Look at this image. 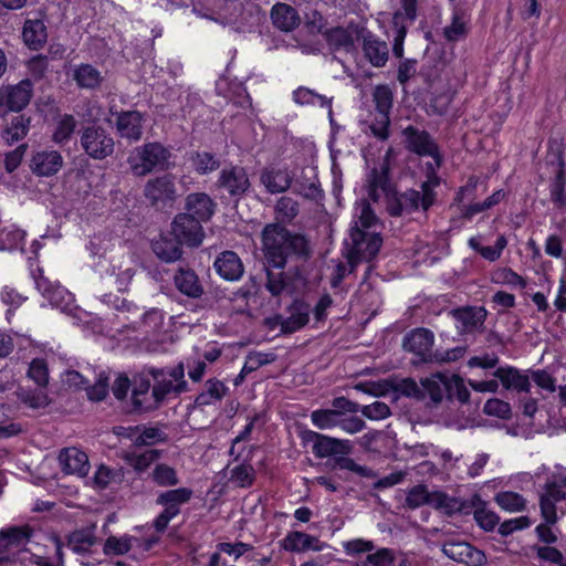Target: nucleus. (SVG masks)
<instances>
[{"instance_id": "f257e3e1", "label": "nucleus", "mask_w": 566, "mask_h": 566, "mask_svg": "<svg viewBox=\"0 0 566 566\" xmlns=\"http://www.w3.org/2000/svg\"><path fill=\"white\" fill-rule=\"evenodd\" d=\"M369 196L373 200H378L385 196L388 200V210L391 214L398 216L402 212H411L419 207L427 210L434 201V188L439 186L440 180L434 172L429 174L427 180L422 184V196L416 190H408L403 193H392L388 187L387 168L381 166V170H373L368 179Z\"/></svg>"}, {"instance_id": "f03ea898", "label": "nucleus", "mask_w": 566, "mask_h": 566, "mask_svg": "<svg viewBox=\"0 0 566 566\" xmlns=\"http://www.w3.org/2000/svg\"><path fill=\"white\" fill-rule=\"evenodd\" d=\"M359 411V405L337 397L332 401V408L316 409L311 412V421L319 430L339 428L348 434H356L364 430L365 421L355 416Z\"/></svg>"}, {"instance_id": "7ed1b4c3", "label": "nucleus", "mask_w": 566, "mask_h": 566, "mask_svg": "<svg viewBox=\"0 0 566 566\" xmlns=\"http://www.w3.org/2000/svg\"><path fill=\"white\" fill-rule=\"evenodd\" d=\"M171 153L157 142L146 143L129 151L127 164L133 175L144 177L154 170H166L171 166Z\"/></svg>"}, {"instance_id": "20e7f679", "label": "nucleus", "mask_w": 566, "mask_h": 566, "mask_svg": "<svg viewBox=\"0 0 566 566\" xmlns=\"http://www.w3.org/2000/svg\"><path fill=\"white\" fill-rule=\"evenodd\" d=\"M355 220L349 230L350 244L347 248H380L382 240L379 235L380 224L366 200L355 206Z\"/></svg>"}, {"instance_id": "39448f33", "label": "nucleus", "mask_w": 566, "mask_h": 566, "mask_svg": "<svg viewBox=\"0 0 566 566\" xmlns=\"http://www.w3.org/2000/svg\"><path fill=\"white\" fill-rule=\"evenodd\" d=\"M434 343V335L427 328H416L408 333L405 338L402 346L405 350L416 355L420 361H442L450 363L461 358L464 353V347H454L443 353H432V346Z\"/></svg>"}, {"instance_id": "423d86ee", "label": "nucleus", "mask_w": 566, "mask_h": 566, "mask_svg": "<svg viewBox=\"0 0 566 566\" xmlns=\"http://www.w3.org/2000/svg\"><path fill=\"white\" fill-rule=\"evenodd\" d=\"M545 491L541 495V512L543 518L554 524L557 521L556 502L566 500V469H560L547 476Z\"/></svg>"}, {"instance_id": "0eeeda50", "label": "nucleus", "mask_w": 566, "mask_h": 566, "mask_svg": "<svg viewBox=\"0 0 566 566\" xmlns=\"http://www.w3.org/2000/svg\"><path fill=\"white\" fill-rule=\"evenodd\" d=\"M192 497V490L188 488H178L161 492L156 503L164 506L163 512L154 521V527L157 532H164L169 522L180 513V506L186 504Z\"/></svg>"}, {"instance_id": "6e6552de", "label": "nucleus", "mask_w": 566, "mask_h": 566, "mask_svg": "<svg viewBox=\"0 0 566 566\" xmlns=\"http://www.w3.org/2000/svg\"><path fill=\"white\" fill-rule=\"evenodd\" d=\"M150 375L155 381L153 387L158 406L168 395H178L187 389V382L184 379L185 370L181 364L168 370L153 369Z\"/></svg>"}, {"instance_id": "1a4fd4ad", "label": "nucleus", "mask_w": 566, "mask_h": 566, "mask_svg": "<svg viewBox=\"0 0 566 566\" xmlns=\"http://www.w3.org/2000/svg\"><path fill=\"white\" fill-rule=\"evenodd\" d=\"M81 146L88 157L102 160L114 153L115 143L104 128L90 126L81 135Z\"/></svg>"}, {"instance_id": "9d476101", "label": "nucleus", "mask_w": 566, "mask_h": 566, "mask_svg": "<svg viewBox=\"0 0 566 566\" xmlns=\"http://www.w3.org/2000/svg\"><path fill=\"white\" fill-rule=\"evenodd\" d=\"M33 94V84L30 80H22L14 85L0 87V112H20L25 108Z\"/></svg>"}, {"instance_id": "9b49d317", "label": "nucleus", "mask_w": 566, "mask_h": 566, "mask_svg": "<svg viewBox=\"0 0 566 566\" xmlns=\"http://www.w3.org/2000/svg\"><path fill=\"white\" fill-rule=\"evenodd\" d=\"M403 136L405 143L411 151L420 156L431 157L432 161L428 164L430 170L429 174L434 172V169H437L441 164V158L439 156L437 146L430 139L429 135L423 130H418L413 127H407L403 130Z\"/></svg>"}, {"instance_id": "f8f14e48", "label": "nucleus", "mask_w": 566, "mask_h": 566, "mask_svg": "<svg viewBox=\"0 0 566 566\" xmlns=\"http://www.w3.org/2000/svg\"><path fill=\"white\" fill-rule=\"evenodd\" d=\"M171 234L177 244L197 247L205 237L202 227L188 214H178L171 223Z\"/></svg>"}, {"instance_id": "ddd939ff", "label": "nucleus", "mask_w": 566, "mask_h": 566, "mask_svg": "<svg viewBox=\"0 0 566 566\" xmlns=\"http://www.w3.org/2000/svg\"><path fill=\"white\" fill-rule=\"evenodd\" d=\"M263 248H304L306 242L301 235H292L283 226L270 223L262 231Z\"/></svg>"}, {"instance_id": "4468645a", "label": "nucleus", "mask_w": 566, "mask_h": 566, "mask_svg": "<svg viewBox=\"0 0 566 566\" xmlns=\"http://www.w3.org/2000/svg\"><path fill=\"white\" fill-rule=\"evenodd\" d=\"M151 382L145 374L135 375L132 385V403L136 411H148L158 407L155 390L150 391Z\"/></svg>"}, {"instance_id": "2eb2a0df", "label": "nucleus", "mask_w": 566, "mask_h": 566, "mask_svg": "<svg viewBox=\"0 0 566 566\" xmlns=\"http://www.w3.org/2000/svg\"><path fill=\"white\" fill-rule=\"evenodd\" d=\"M63 167L62 155L54 149H42L35 151L30 160L31 171L40 177L56 175Z\"/></svg>"}, {"instance_id": "dca6fc26", "label": "nucleus", "mask_w": 566, "mask_h": 566, "mask_svg": "<svg viewBox=\"0 0 566 566\" xmlns=\"http://www.w3.org/2000/svg\"><path fill=\"white\" fill-rule=\"evenodd\" d=\"M484 307H462L451 312L459 334H473L482 329L486 318Z\"/></svg>"}, {"instance_id": "f3484780", "label": "nucleus", "mask_w": 566, "mask_h": 566, "mask_svg": "<svg viewBox=\"0 0 566 566\" xmlns=\"http://www.w3.org/2000/svg\"><path fill=\"white\" fill-rule=\"evenodd\" d=\"M217 184L232 197L242 196L250 187L245 169L238 166L223 168Z\"/></svg>"}, {"instance_id": "a211bd4d", "label": "nucleus", "mask_w": 566, "mask_h": 566, "mask_svg": "<svg viewBox=\"0 0 566 566\" xmlns=\"http://www.w3.org/2000/svg\"><path fill=\"white\" fill-rule=\"evenodd\" d=\"M145 195L153 202H172L177 197L174 176L164 175L149 180L145 188Z\"/></svg>"}, {"instance_id": "6ab92c4d", "label": "nucleus", "mask_w": 566, "mask_h": 566, "mask_svg": "<svg viewBox=\"0 0 566 566\" xmlns=\"http://www.w3.org/2000/svg\"><path fill=\"white\" fill-rule=\"evenodd\" d=\"M471 14L469 10L455 6L451 22L443 28V36L449 42H458L467 38L470 31Z\"/></svg>"}, {"instance_id": "aec40b11", "label": "nucleus", "mask_w": 566, "mask_h": 566, "mask_svg": "<svg viewBox=\"0 0 566 566\" xmlns=\"http://www.w3.org/2000/svg\"><path fill=\"white\" fill-rule=\"evenodd\" d=\"M442 552L450 559L463 563L469 566L481 565L484 560V555L482 552L463 542L446 543L442 547Z\"/></svg>"}, {"instance_id": "412c9836", "label": "nucleus", "mask_w": 566, "mask_h": 566, "mask_svg": "<svg viewBox=\"0 0 566 566\" xmlns=\"http://www.w3.org/2000/svg\"><path fill=\"white\" fill-rule=\"evenodd\" d=\"M216 206V202L207 193H190L186 199V209L188 211L186 214L201 224V222H207L211 219Z\"/></svg>"}, {"instance_id": "4be33fe9", "label": "nucleus", "mask_w": 566, "mask_h": 566, "mask_svg": "<svg viewBox=\"0 0 566 566\" xmlns=\"http://www.w3.org/2000/svg\"><path fill=\"white\" fill-rule=\"evenodd\" d=\"M59 462L66 474L85 476L90 470L88 458L77 448H66L59 454Z\"/></svg>"}, {"instance_id": "5701e85b", "label": "nucleus", "mask_w": 566, "mask_h": 566, "mask_svg": "<svg viewBox=\"0 0 566 566\" xmlns=\"http://www.w3.org/2000/svg\"><path fill=\"white\" fill-rule=\"evenodd\" d=\"M312 450L316 458L323 459L337 454H349L353 446L349 440L321 434L317 442L312 446Z\"/></svg>"}, {"instance_id": "b1692460", "label": "nucleus", "mask_w": 566, "mask_h": 566, "mask_svg": "<svg viewBox=\"0 0 566 566\" xmlns=\"http://www.w3.org/2000/svg\"><path fill=\"white\" fill-rule=\"evenodd\" d=\"M217 273L227 281H237L243 274V264L232 250H224L214 261Z\"/></svg>"}, {"instance_id": "393cba45", "label": "nucleus", "mask_w": 566, "mask_h": 566, "mask_svg": "<svg viewBox=\"0 0 566 566\" xmlns=\"http://www.w3.org/2000/svg\"><path fill=\"white\" fill-rule=\"evenodd\" d=\"M143 115L137 111L120 113L116 119V129L120 137L138 140L142 137Z\"/></svg>"}, {"instance_id": "a878e982", "label": "nucleus", "mask_w": 566, "mask_h": 566, "mask_svg": "<svg viewBox=\"0 0 566 566\" xmlns=\"http://www.w3.org/2000/svg\"><path fill=\"white\" fill-rule=\"evenodd\" d=\"M32 536V528L29 525L10 526L0 530V554L19 548L29 543Z\"/></svg>"}, {"instance_id": "bb28decb", "label": "nucleus", "mask_w": 566, "mask_h": 566, "mask_svg": "<svg viewBox=\"0 0 566 566\" xmlns=\"http://www.w3.org/2000/svg\"><path fill=\"white\" fill-rule=\"evenodd\" d=\"M122 458L135 473L143 474L161 458V451L157 449H147L144 451L133 450L126 451Z\"/></svg>"}, {"instance_id": "cd10ccee", "label": "nucleus", "mask_w": 566, "mask_h": 566, "mask_svg": "<svg viewBox=\"0 0 566 566\" xmlns=\"http://www.w3.org/2000/svg\"><path fill=\"white\" fill-rule=\"evenodd\" d=\"M494 376L499 378L506 389L516 391H530L531 381L528 375L514 367H501L494 371Z\"/></svg>"}, {"instance_id": "c85d7f7f", "label": "nucleus", "mask_w": 566, "mask_h": 566, "mask_svg": "<svg viewBox=\"0 0 566 566\" xmlns=\"http://www.w3.org/2000/svg\"><path fill=\"white\" fill-rule=\"evenodd\" d=\"M282 546L290 552L322 551L324 544L317 537L303 532H291L282 541Z\"/></svg>"}, {"instance_id": "c756f323", "label": "nucleus", "mask_w": 566, "mask_h": 566, "mask_svg": "<svg viewBox=\"0 0 566 566\" xmlns=\"http://www.w3.org/2000/svg\"><path fill=\"white\" fill-rule=\"evenodd\" d=\"M449 378L450 374L448 373H437L422 378L421 387L423 389V394H427L433 402H441L444 396L448 397Z\"/></svg>"}, {"instance_id": "7c9ffc66", "label": "nucleus", "mask_w": 566, "mask_h": 566, "mask_svg": "<svg viewBox=\"0 0 566 566\" xmlns=\"http://www.w3.org/2000/svg\"><path fill=\"white\" fill-rule=\"evenodd\" d=\"M261 182L271 193H280L289 189L291 176L286 169L271 167L261 174Z\"/></svg>"}, {"instance_id": "2f4dec72", "label": "nucleus", "mask_w": 566, "mask_h": 566, "mask_svg": "<svg viewBox=\"0 0 566 566\" xmlns=\"http://www.w3.org/2000/svg\"><path fill=\"white\" fill-rule=\"evenodd\" d=\"M290 315L282 319L281 331L283 333H294L308 323L310 306L302 302H294L290 310Z\"/></svg>"}, {"instance_id": "473e14b6", "label": "nucleus", "mask_w": 566, "mask_h": 566, "mask_svg": "<svg viewBox=\"0 0 566 566\" xmlns=\"http://www.w3.org/2000/svg\"><path fill=\"white\" fill-rule=\"evenodd\" d=\"M271 17L274 25L282 31H291L300 23L296 11L285 3L275 4L272 8Z\"/></svg>"}, {"instance_id": "72a5a7b5", "label": "nucleus", "mask_w": 566, "mask_h": 566, "mask_svg": "<svg viewBox=\"0 0 566 566\" xmlns=\"http://www.w3.org/2000/svg\"><path fill=\"white\" fill-rule=\"evenodd\" d=\"M22 36L24 43L31 49L41 48L46 41V29L40 20H28L24 23Z\"/></svg>"}, {"instance_id": "f704fd0d", "label": "nucleus", "mask_w": 566, "mask_h": 566, "mask_svg": "<svg viewBox=\"0 0 566 566\" xmlns=\"http://www.w3.org/2000/svg\"><path fill=\"white\" fill-rule=\"evenodd\" d=\"M364 52L366 57L374 66H382L388 59V48L386 42L368 35L364 40Z\"/></svg>"}, {"instance_id": "c9c22d12", "label": "nucleus", "mask_w": 566, "mask_h": 566, "mask_svg": "<svg viewBox=\"0 0 566 566\" xmlns=\"http://www.w3.org/2000/svg\"><path fill=\"white\" fill-rule=\"evenodd\" d=\"M293 99L296 104L300 105L326 107L328 109V117L331 123H333L331 99H328L326 96L317 94L307 87H298L293 92Z\"/></svg>"}, {"instance_id": "e433bc0d", "label": "nucleus", "mask_w": 566, "mask_h": 566, "mask_svg": "<svg viewBox=\"0 0 566 566\" xmlns=\"http://www.w3.org/2000/svg\"><path fill=\"white\" fill-rule=\"evenodd\" d=\"M178 290L190 297H199L202 294V286L193 271L180 270L175 276Z\"/></svg>"}, {"instance_id": "4c0bfd02", "label": "nucleus", "mask_w": 566, "mask_h": 566, "mask_svg": "<svg viewBox=\"0 0 566 566\" xmlns=\"http://www.w3.org/2000/svg\"><path fill=\"white\" fill-rule=\"evenodd\" d=\"M228 391L227 386L218 379H209L205 384V389L196 399L200 406H208L214 401L221 400Z\"/></svg>"}, {"instance_id": "58836bf2", "label": "nucleus", "mask_w": 566, "mask_h": 566, "mask_svg": "<svg viewBox=\"0 0 566 566\" xmlns=\"http://www.w3.org/2000/svg\"><path fill=\"white\" fill-rule=\"evenodd\" d=\"M429 506L441 511L444 514L451 515L455 512L461 511L462 503L460 500L453 496H449L441 491H432L429 500Z\"/></svg>"}, {"instance_id": "ea45409f", "label": "nucleus", "mask_w": 566, "mask_h": 566, "mask_svg": "<svg viewBox=\"0 0 566 566\" xmlns=\"http://www.w3.org/2000/svg\"><path fill=\"white\" fill-rule=\"evenodd\" d=\"M150 478L155 484L163 488L176 486L179 483L176 469L166 463L155 464Z\"/></svg>"}, {"instance_id": "a19ab883", "label": "nucleus", "mask_w": 566, "mask_h": 566, "mask_svg": "<svg viewBox=\"0 0 566 566\" xmlns=\"http://www.w3.org/2000/svg\"><path fill=\"white\" fill-rule=\"evenodd\" d=\"M360 252L361 250H347L345 255L347 259V264L339 262L334 269L331 279V285L333 287H337L346 274L354 271L355 266L360 262Z\"/></svg>"}, {"instance_id": "79ce46f5", "label": "nucleus", "mask_w": 566, "mask_h": 566, "mask_svg": "<svg viewBox=\"0 0 566 566\" xmlns=\"http://www.w3.org/2000/svg\"><path fill=\"white\" fill-rule=\"evenodd\" d=\"M74 80L78 86L84 88H94L103 80L99 71L90 64H82L74 70Z\"/></svg>"}, {"instance_id": "37998d69", "label": "nucleus", "mask_w": 566, "mask_h": 566, "mask_svg": "<svg viewBox=\"0 0 566 566\" xmlns=\"http://www.w3.org/2000/svg\"><path fill=\"white\" fill-rule=\"evenodd\" d=\"M30 118L23 115L14 116L3 132V138L8 143H14L24 138L30 128Z\"/></svg>"}, {"instance_id": "c03bdc74", "label": "nucleus", "mask_w": 566, "mask_h": 566, "mask_svg": "<svg viewBox=\"0 0 566 566\" xmlns=\"http://www.w3.org/2000/svg\"><path fill=\"white\" fill-rule=\"evenodd\" d=\"M227 85L228 81L226 78L219 80L217 82L218 92L220 94L226 95L234 104L240 105L242 108H247L250 106V96L248 95L245 88L241 84H233L229 92L226 90Z\"/></svg>"}, {"instance_id": "a18cd8bd", "label": "nucleus", "mask_w": 566, "mask_h": 566, "mask_svg": "<svg viewBox=\"0 0 566 566\" xmlns=\"http://www.w3.org/2000/svg\"><path fill=\"white\" fill-rule=\"evenodd\" d=\"M392 52L397 57L403 54V41L407 33V27L403 24L402 15L396 12L392 18Z\"/></svg>"}, {"instance_id": "49530a36", "label": "nucleus", "mask_w": 566, "mask_h": 566, "mask_svg": "<svg viewBox=\"0 0 566 566\" xmlns=\"http://www.w3.org/2000/svg\"><path fill=\"white\" fill-rule=\"evenodd\" d=\"M76 123L72 115H63L59 118L53 132L52 139L56 144H63L69 140L75 129Z\"/></svg>"}, {"instance_id": "de8ad7c7", "label": "nucleus", "mask_w": 566, "mask_h": 566, "mask_svg": "<svg viewBox=\"0 0 566 566\" xmlns=\"http://www.w3.org/2000/svg\"><path fill=\"white\" fill-rule=\"evenodd\" d=\"M495 501L503 510L509 512L522 511L526 503L521 494L511 491L499 493L495 496Z\"/></svg>"}, {"instance_id": "09e8293b", "label": "nucleus", "mask_w": 566, "mask_h": 566, "mask_svg": "<svg viewBox=\"0 0 566 566\" xmlns=\"http://www.w3.org/2000/svg\"><path fill=\"white\" fill-rule=\"evenodd\" d=\"M134 537L124 535L122 537L109 536L104 544V553L106 555H123L133 547Z\"/></svg>"}, {"instance_id": "8fccbe9b", "label": "nucleus", "mask_w": 566, "mask_h": 566, "mask_svg": "<svg viewBox=\"0 0 566 566\" xmlns=\"http://www.w3.org/2000/svg\"><path fill=\"white\" fill-rule=\"evenodd\" d=\"M255 478V471L250 464H240L231 470L230 482L239 488L252 485Z\"/></svg>"}, {"instance_id": "3c124183", "label": "nucleus", "mask_w": 566, "mask_h": 566, "mask_svg": "<svg viewBox=\"0 0 566 566\" xmlns=\"http://www.w3.org/2000/svg\"><path fill=\"white\" fill-rule=\"evenodd\" d=\"M448 398L453 399L457 398L460 402H468L470 399V392L465 387L464 380L462 377L455 374H450V378L448 381Z\"/></svg>"}, {"instance_id": "603ef678", "label": "nucleus", "mask_w": 566, "mask_h": 566, "mask_svg": "<svg viewBox=\"0 0 566 566\" xmlns=\"http://www.w3.org/2000/svg\"><path fill=\"white\" fill-rule=\"evenodd\" d=\"M491 279L496 284H506L520 289L525 286L524 279L506 268L493 271Z\"/></svg>"}, {"instance_id": "864d4df0", "label": "nucleus", "mask_w": 566, "mask_h": 566, "mask_svg": "<svg viewBox=\"0 0 566 566\" xmlns=\"http://www.w3.org/2000/svg\"><path fill=\"white\" fill-rule=\"evenodd\" d=\"M359 566H395V556L391 549L380 548L375 553L370 552Z\"/></svg>"}, {"instance_id": "5fc2aeb1", "label": "nucleus", "mask_w": 566, "mask_h": 566, "mask_svg": "<svg viewBox=\"0 0 566 566\" xmlns=\"http://www.w3.org/2000/svg\"><path fill=\"white\" fill-rule=\"evenodd\" d=\"M166 440V434L157 427L140 426L136 446H154Z\"/></svg>"}, {"instance_id": "6e6d98bb", "label": "nucleus", "mask_w": 566, "mask_h": 566, "mask_svg": "<svg viewBox=\"0 0 566 566\" xmlns=\"http://www.w3.org/2000/svg\"><path fill=\"white\" fill-rule=\"evenodd\" d=\"M38 274L33 272L35 284L39 291L42 292L53 304L57 305V295L63 293L60 286L53 287L46 277L43 276L42 269H36Z\"/></svg>"}, {"instance_id": "4d7b16f0", "label": "nucleus", "mask_w": 566, "mask_h": 566, "mask_svg": "<svg viewBox=\"0 0 566 566\" xmlns=\"http://www.w3.org/2000/svg\"><path fill=\"white\" fill-rule=\"evenodd\" d=\"M192 166L199 174H208L219 167L218 160L207 151L197 153L192 158Z\"/></svg>"}, {"instance_id": "13d9d810", "label": "nucleus", "mask_w": 566, "mask_h": 566, "mask_svg": "<svg viewBox=\"0 0 566 566\" xmlns=\"http://www.w3.org/2000/svg\"><path fill=\"white\" fill-rule=\"evenodd\" d=\"M432 492H430L424 485L413 486L407 494L406 503L409 507L416 509L421 505H429V500Z\"/></svg>"}, {"instance_id": "bf43d9fd", "label": "nucleus", "mask_w": 566, "mask_h": 566, "mask_svg": "<svg viewBox=\"0 0 566 566\" xmlns=\"http://www.w3.org/2000/svg\"><path fill=\"white\" fill-rule=\"evenodd\" d=\"M275 212L283 221H291L298 213V206L292 198L282 197L275 206Z\"/></svg>"}, {"instance_id": "052dcab7", "label": "nucleus", "mask_w": 566, "mask_h": 566, "mask_svg": "<svg viewBox=\"0 0 566 566\" xmlns=\"http://www.w3.org/2000/svg\"><path fill=\"white\" fill-rule=\"evenodd\" d=\"M343 548L348 556H357L374 551L375 545L371 541L355 538L343 543Z\"/></svg>"}, {"instance_id": "680f3d73", "label": "nucleus", "mask_w": 566, "mask_h": 566, "mask_svg": "<svg viewBox=\"0 0 566 566\" xmlns=\"http://www.w3.org/2000/svg\"><path fill=\"white\" fill-rule=\"evenodd\" d=\"M374 101L378 113L389 114L392 103V94L389 87L377 86L374 92Z\"/></svg>"}, {"instance_id": "e2e57ef3", "label": "nucleus", "mask_w": 566, "mask_h": 566, "mask_svg": "<svg viewBox=\"0 0 566 566\" xmlns=\"http://www.w3.org/2000/svg\"><path fill=\"white\" fill-rule=\"evenodd\" d=\"M483 411L489 416L506 419L511 415V407L507 402L501 399L492 398L485 402Z\"/></svg>"}, {"instance_id": "0e129e2a", "label": "nucleus", "mask_w": 566, "mask_h": 566, "mask_svg": "<svg viewBox=\"0 0 566 566\" xmlns=\"http://www.w3.org/2000/svg\"><path fill=\"white\" fill-rule=\"evenodd\" d=\"M359 411L363 413V416L371 420L385 419L390 415L389 407L381 401H376L371 405L363 407L359 406Z\"/></svg>"}, {"instance_id": "69168bd1", "label": "nucleus", "mask_w": 566, "mask_h": 566, "mask_svg": "<svg viewBox=\"0 0 566 566\" xmlns=\"http://www.w3.org/2000/svg\"><path fill=\"white\" fill-rule=\"evenodd\" d=\"M29 376L39 386H45L49 381V371L46 364L42 359H34L29 367Z\"/></svg>"}, {"instance_id": "338daca9", "label": "nucleus", "mask_w": 566, "mask_h": 566, "mask_svg": "<svg viewBox=\"0 0 566 566\" xmlns=\"http://www.w3.org/2000/svg\"><path fill=\"white\" fill-rule=\"evenodd\" d=\"M505 197V193L503 190L495 191L492 196H490L486 200H484L482 203H475L470 206L467 211V217H472L475 213L482 212L486 209L492 208L493 206L501 202Z\"/></svg>"}, {"instance_id": "774afa93", "label": "nucleus", "mask_w": 566, "mask_h": 566, "mask_svg": "<svg viewBox=\"0 0 566 566\" xmlns=\"http://www.w3.org/2000/svg\"><path fill=\"white\" fill-rule=\"evenodd\" d=\"M537 556L541 559H544V560L557 564L559 566H566V558L555 547H551V546L538 547L537 548Z\"/></svg>"}]
</instances>
